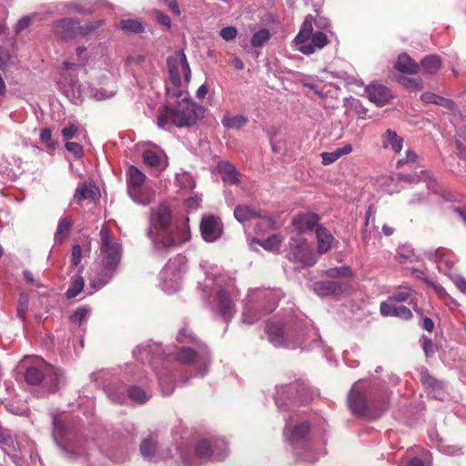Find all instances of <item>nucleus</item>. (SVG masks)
I'll use <instances>...</instances> for the list:
<instances>
[{
    "label": "nucleus",
    "mask_w": 466,
    "mask_h": 466,
    "mask_svg": "<svg viewBox=\"0 0 466 466\" xmlns=\"http://www.w3.org/2000/svg\"><path fill=\"white\" fill-rule=\"evenodd\" d=\"M177 345L167 346L147 341L133 350V357L154 370L158 379L160 390L164 395H170L175 389V375L171 371V360L188 366L190 378L203 377L208 373L210 354L207 346L200 341L191 329L182 328L177 336ZM189 377H182L180 382L186 383Z\"/></svg>",
    "instance_id": "1"
},
{
    "label": "nucleus",
    "mask_w": 466,
    "mask_h": 466,
    "mask_svg": "<svg viewBox=\"0 0 466 466\" xmlns=\"http://www.w3.org/2000/svg\"><path fill=\"white\" fill-rule=\"evenodd\" d=\"M266 333L268 341L275 347L307 351L319 350L329 359L330 349L325 345L312 321L301 312L274 316L267 324Z\"/></svg>",
    "instance_id": "2"
},
{
    "label": "nucleus",
    "mask_w": 466,
    "mask_h": 466,
    "mask_svg": "<svg viewBox=\"0 0 466 466\" xmlns=\"http://www.w3.org/2000/svg\"><path fill=\"white\" fill-rule=\"evenodd\" d=\"M147 235L157 250L177 247L190 239L188 218L173 222L169 208L159 204L150 210Z\"/></svg>",
    "instance_id": "3"
},
{
    "label": "nucleus",
    "mask_w": 466,
    "mask_h": 466,
    "mask_svg": "<svg viewBox=\"0 0 466 466\" xmlns=\"http://www.w3.org/2000/svg\"><path fill=\"white\" fill-rule=\"evenodd\" d=\"M99 236V253L96 268L92 269L88 279V294H94L111 281L123 254L122 244L112 236L107 226H102Z\"/></svg>",
    "instance_id": "4"
},
{
    "label": "nucleus",
    "mask_w": 466,
    "mask_h": 466,
    "mask_svg": "<svg viewBox=\"0 0 466 466\" xmlns=\"http://www.w3.org/2000/svg\"><path fill=\"white\" fill-rule=\"evenodd\" d=\"M283 435L293 456L302 462L314 463L325 451L317 450V444L310 438V424L299 413H292L285 419Z\"/></svg>",
    "instance_id": "5"
},
{
    "label": "nucleus",
    "mask_w": 466,
    "mask_h": 466,
    "mask_svg": "<svg viewBox=\"0 0 466 466\" xmlns=\"http://www.w3.org/2000/svg\"><path fill=\"white\" fill-rule=\"evenodd\" d=\"M368 384L360 380L352 386L348 396V406L356 417L376 420L387 410L390 397L386 391L376 397Z\"/></svg>",
    "instance_id": "6"
},
{
    "label": "nucleus",
    "mask_w": 466,
    "mask_h": 466,
    "mask_svg": "<svg viewBox=\"0 0 466 466\" xmlns=\"http://www.w3.org/2000/svg\"><path fill=\"white\" fill-rule=\"evenodd\" d=\"M21 366L25 370V381L30 385L42 384L48 393L56 392L59 386L66 382L64 371L40 357H26Z\"/></svg>",
    "instance_id": "7"
},
{
    "label": "nucleus",
    "mask_w": 466,
    "mask_h": 466,
    "mask_svg": "<svg viewBox=\"0 0 466 466\" xmlns=\"http://www.w3.org/2000/svg\"><path fill=\"white\" fill-rule=\"evenodd\" d=\"M283 293L280 289H258L251 290L247 298L242 312V322L251 325L262 316L272 312Z\"/></svg>",
    "instance_id": "8"
},
{
    "label": "nucleus",
    "mask_w": 466,
    "mask_h": 466,
    "mask_svg": "<svg viewBox=\"0 0 466 466\" xmlns=\"http://www.w3.org/2000/svg\"><path fill=\"white\" fill-rule=\"evenodd\" d=\"M54 441L67 459L83 456L86 451V441L73 427L69 426L61 416H52Z\"/></svg>",
    "instance_id": "9"
},
{
    "label": "nucleus",
    "mask_w": 466,
    "mask_h": 466,
    "mask_svg": "<svg viewBox=\"0 0 466 466\" xmlns=\"http://www.w3.org/2000/svg\"><path fill=\"white\" fill-rule=\"evenodd\" d=\"M313 391L302 380H295L289 384L276 386L275 404L279 410H290L291 405H302L309 402Z\"/></svg>",
    "instance_id": "10"
},
{
    "label": "nucleus",
    "mask_w": 466,
    "mask_h": 466,
    "mask_svg": "<svg viewBox=\"0 0 466 466\" xmlns=\"http://www.w3.org/2000/svg\"><path fill=\"white\" fill-rule=\"evenodd\" d=\"M204 284H199L198 289L210 296L213 290L216 293L218 309L226 322H228L236 312L235 304L229 295V286H221V278L214 273L206 272Z\"/></svg>",
    "instance_id": "11"
},
{
    "label": "nucleus",
    "mask_w": 466,
    "mask_h": 466,
    "mask_svg": "<svg viewBox=\"0 0 466 466\" xmlns=\"http://www.w3.org/2000/svg\"><path fill=\"white\" fill-rule=\"evenodd\" d=\"M314 17L308 15L293 42L303 55L309 56L322 49L329 43L327 35L321 31L313 32Z\"/></svg>",
    "instance_id": "12"
},
{
    "label": "nucleus",
    "mask_w": 466,
    "mask_h": 466,
    "mask_svg": "<svg viewBox=\"0 0 466 466\" xmlns=\"http://www.w3.org/2000/svg\"><path fill=\"white\" fill-rule=\"evenodd\" d=\"M187 269V259L182 255L170 258L159 273V287L167 293L178 291L182 286V276Z\"/></svg>",
    "instance_id": "13"
},
{
    "label": "nucleus",
    "mask_w": 466,
    "mask_h": 466,
    "mask_svg": "<svg viewBox=\"0 0 466 466\" xmlns=\"http://www.w3.org/2000/svg\"><path fill=\"white\" fill-rule=\"evenodd\" d=\"M286 258L301 267H312L318 261L317 254L310 248L302 234H296L289 238Z\"/></svg>",
    "instance_id": "14"
},
{
    "label": "nucleus",
    "mask_w": 466,
    "mask_h": 466,
    "mask_svg": "<svg viewBox=\"0 0 466 466\" xmlns=\"http://www.w3.org/2000/svg\"><path fill=\"white\" fill-rule=\"evenodd\" d=\"M112 373L108 370H100L90 374L91 381L97 386L103 387L107 397L116 403H125L127 401L126 384L118 379L112 381Z\"/></svg>",
    "instance_id": "15"
},
{
    "label": "nucleus",
    "mask_w": 466,
    "mask_h": 466,
    "mask_svg": "<svg viewBox=\"0 0 466 466\" xmlns=\"http://www.w3.org/2000/svg\"><path fill=\"white\" fill-rule=\"evenodd\" d=\"M198 457L212 461H223L228 454V445L223 438L200 440L196 445Z\"/></svg>",
    "instance_id": "16"
},
{
    "label": "nucleus",
    "mask_w": 466,
    "mask_h": 466,
    "mask_svg": "<svg viewBox=\"0 0 466 466\" xmlns=\"http://www.w3.org/2000/svg\"><path fill=\"white\" fill-rule=\"evenodd\" d=\"M167 64L170 80L176 87L181 85V73L184 75L185 82L187 84L189 83L191 79V69L184 50H178L173 56H168Z\"/></svg>",
    "instance_id": "17"
},
{
    "label": "nucleus",
    "mask_w": 466,
    "mask_h": 466,
    "mask_svg": "<svg viewBox=\"0 0 466 466\" xmlns=\"http://www.w3.org/2000/svg\"><path fill=\"white\" fill-rule=\"evenodd\" d=\"M200 233L207 242L218 240L223 233V225L219 218L214 215H205L200 222Z\"/></svg>",
    "instance_id": "18"
},
{
    "label": "nucleus",
    "mask_w": 466,
    "mask_h": 466,
    "mask_svg": "<svg viewBox=\"0 0 466 466\" xmlns=\"http://www.w3.org/2000/svg\"><path fill=\"white\" fill-rule=\"evenodd\" d=\"M426 256L429 259L437 264L440 271L443 272H445L446 269L451 268L456 262V258L452 253L441 248L429 250Z\"/></svg>",
    "instance_id": "19"
},
{
    "label": "nucleus",
    "mask_w": 466,
    "mask_h": 466,
    "mask_svg": "<svg viewBox=\"0 0 466 466\" xmlns=\"http://www.w3.org/2000/svg\"><path fill=\"white\" fill-rule=\"evenodd\" d=\"M205 109L191 99L183 98L170 116H203Z\"/></svg>",
    "instance_id": "20"
},
{
    "label": "nucleus",
    "mask_w": 466,
    "mask_h": 466,
    "mask_svg": "<svg viewBox=\"0 0 466 466\" xmlns=\"http://www.w3.org/2000/svg\"><path fill=\"white\" fill-rule=\"evenodd\" d=\"M53 31L56 35L63 39H72L77 33L76 22L72 18L59 19L54 23Z\"/></svg>",
    "instance_id": "21"
},
{
    "label": "nucleus",
    "mask_w": 466,
    "mask_h": 466,
    "mask_svg": "<svg viewBox=\"0 0 466 466\" xmlns=\"http://www.w3.org/2000/svg\"><path fill=\"white\" fill-rule=\"evenodd\" d=\"M380 313L385 317H396L404 320L411 319V310L403 305L392 301H383L380 304Z\"/></svg>",
    "instance_id": "22"
},
{
    "label": "nucleus",
    "mask_w": 466,
    "mask_h": 466,
    "mask_svg": "<svg viewBox=\"0 0 466 466\" xmlns=\"http://www.w3.org/2000/svg\"><path fill=\"white\" fill-rule=\"evenodd\" d=\"M369 100L377 106H384L391 97L390 91L382 85H371L366 88Z\"/></svg>",
    "instance_id": "23"
},
{
    "label": "nucleus",
    "mask_w": 466,
    "mask_h": 466,
    "mask_svg": "<svg viewBox=\"0 0 466 466\" xmlns=\"http://www.w3.org/2000/svg\"><path fill=\"white\" fill-rule=\"evenodd\" d=\"M319 220V217L317 214L307 213L296 216L292 220V224L294 228L299 231V234H301L302 232L316 229L317 227L319 226L318 224Z\"/></svg>",
    "instance_id": "24"
},
{
    "label": "nucleus",
    "mask_w": 466,
    "mask_h": 466,
    "mask_svg": "<svg viewBox=\"0 0 466 466\" xmlns=\"http://www.w3.org/2000/svg\"><path fill=\"white\" fill-rule=\"evenodd\" d=\"M198 118H157L158 128L173 132L175 128L191 127L196 125Z\"/></svg>",
    "instance_id": "25"
},
{
    "label": "nucleus",
    "mask_w": 466,
    "mask_h": 466,
    "mask_svg": "<svg viewBox=\"0 0 466 466\" xmlns=\"http://www.w3.org/2000/svg\"><path fill=\"white\" fill-rule=\"evenodd\" d=\"M315 233L317 238V251L315 253L317 256L327 253L332 247L334 237L323 226H318Z\"/></svg>",
    "instance_id": "26"
},
{
    "label": "nucleus",
    "mask_w": 466,
    "mask_h": 466,
    "mask_svg": "<svg viewBox=\"0 0 466 466\" xmlns=\"http://www.w3.org/2000/svg\"><path fill=\"white\" fill-rule=\"evenodd\" d=\"M313 291L320 297L339 295L342 293L343 287L338 281L324 280L313 284Z\"/></svg>",
    "instance_id": "27"
},
{
    "label": "nucleus",
    "mask_w": 466,
    "mask_h": 466,
    "mask_svg": "<svg viewBox=\"0 0 466 466\" xmlns=\"http://www.w3.org/2000/svg\"><path fill=\"white\" fill-rule=\"evenodd\" d=\"M146 178V175L137 167H129L127 170V193L137 195V188L144 186Z\"/></svg>",
    "instance_id": "28"
},
{
    "label": "nucleus",
    "mask_w": 466,
    "mask_h": 466,
    "mask_svg": "<svg viewBox=\"0 0 466 466\" xmlns=\"http://www.w3.org/2000/svg\"><path fill=\"white\" fill-rule=\"evenodd\" d=\"M381 145L384 149H390L394 153H400L403 147V138L395 131L387 129L381 136Z\"/></svg>",
    "instance_id": "29"
},
{
    "label": "nucleus",
    "mask_w": 466,
    "mask_h": 466,
    "mask_svg": "<svg viewBox=\"0 0 466 466\" xmlns=\"http://www.w3.org/2000/svg\"><path fill=\"white\" fill-rule=\"evenodd\" d=\"M218 169L225 183L234 185L238 182V173L232 164L221 161L218 165Z\"/></svg>",
    "instance_id": "30"
},
{
    "label": "nucleus",
    "mask_w": 466,
    "mask_h": 466,
    "mask_svg": "<svg viewBox=\"0 0 466 466\" xmlns=\"http://www.w3.org/2000/svg\"><path fill=\"white\" fill-rule=\"evenodd\" d=\"M128 196L135 203L147 206L154 200L155 192L149 187L141 186L137 188V195L128 194Z\"/></svg>",
    "instance_id": "31"
},
{
    "label": "nucleus",
    "mask_w": 466,
    "mask_h": 466,
    "mask_svg": "<svg viewBox=\"0 0 466 466\" xmlns=\"http://www.w3.org/2000/svg\"><path fill=\"white\" fill-rule=\"evenodd\" d=\"M14 165L8 163V167L4 163H0V173L10 180H15L22 172V160L20 158L13 157Z\"/></svg>",
    "instance_id": "32"
},
{
    "label": "nucleus",
    "mask_w": 466,
    "mask_h": 466,
    "mask_svg": "<svg viewBox=\"0 0 466 466\" xmlns=\"http://www.w3.org/2000/svg\"><path fill=\"white\" fill-rule=\"evenodd\" d=\"M126 396H127V400L129 399L132 401H135L138 404H143V403L147 402L150 398L149 393H147L141 387L136 386V385L129 386V387L126 386Z\"/></svg>",
    "instance_id": "33"
},
{
    "label": "nucleus",
    "mask_w": 466,
    "mask_h": 466,
    "mask_svg": "<svg viewBox=\"0 0 466 466\" xmlns=\"http://www.w3.org/2000/svg\"><path fill=\"white\" fill-rule=\"evenodd\" d=\"M117 27L127 34H139L145 31V25L138 19H122Z\"/></svg>",
    "instance_id": "34"
},
{
    "label": "nucleus",
    "mask_w": 466,
    "mask_h": 466,
    "mask_svg": "<svg viewBox=\"0 0 466 466\" xmlns=\"http://www.w3.org/2000/svg\"><path fill=\"white\" fill-rule=\"evenodd\" d=\"M396 68L403 73L415 74L418 72L419 66L409 56L401 54L398 57Z\"/></svg>",
    "instance_id": "35"
},
{
    "label": "nucleus",
    "mask_w": 466,
    "mask_h": 466,
    "mask_svg": "<svg viewBox=\"0 0 466 466\" xmlns=\"http://www.w3.org/2000/svg\"><path fill=\"white\" fill-rule=\"evenodd\" d=\"M84 287H85V281H84V279L82 276L80 275H77V276H75L73 279H72V281L66 290V297L68 299H73L75 297H76L81 291H85L86 295H89L87 293V289H84ZM89 285L86 287L88 288Z\"/></svg>",
    "instance_id": "36"
},
{
    "label": "nucleus",
    "mask_w": 466,
    "mask_h": 466,
    "mask_svg": "<svg viewBox=\"0 0 466 466\" xmlns=\"http://www.w3.org/2000/svg\"><path fill=\"white\" fill-rule=\"evenodd\" d=\"M441 62L437 56H428L420 62V66L424 73L429 75L436 74L441 68Z\"/></svg>",
    "instance_id": "37"
},
{
    "label": "nucleus",
    "mask_w": 466,
    "mask_h": 466,
    "mask_svg": "<svg viewBox=\"0 0 466 466\" xmlns=\"http://www.w3.org/2000/svg\"><path fill=\"white\" fill-rule=\"evenodd\" d=\"M91 96L96 100H104L110 98L116 93V88L114 83L108 84L106 86L99 88H92L90 90Z\"/></svg>",
    "instance_id": "38"
},
{
    "label": "nucleus",
    "mask_w": 466,
    "mask_h": 466,
    "mask_svg": "<svg viewBox=\"0 0 466 466\" xmlns=\"http://www.w3.org/2000/svg\"><path fill=\"white\" fill-rule=\"evenodd\" d=\"M234 217L238 222H246L257 217V212L248 206H238L234 210Z\"/></svg>",
    "instance_id": "39"
},
{
    "label": "nucleus",
    "mask_w": 466,
    "mask_h": 466,
    "mask_svg": "<svg viewBox=\"0 0 466 466\" xmlns=\"http://www.w3.org/2000/svg\"><path fill=\"white\" fill-rule=\"evenodd\" d=\"M0 445L5 452H15L17 451L18 443L13 438L10 431L5 430L4 432L1 434Z\"/></svg>",
    "instance_id": "40"
},
{
    "label": "nucleus",
    "mask_w": 466,
    "mask_h": 466,
    "mask_svg": "<svg viewBox=\"0 0 466 466\" xmlns=\"http://www.w3.org/2000/svg\"><path fill=\"white\" fill-rule=\"evenodd\" d=\"M90 308L87 306L78 307L70 316V320L73 324L80 327L88 319Z\"/></svg>",
    "instance_id": "41"
},
{
    "label": "nucleus",
    "mask_w": 466,
    "mask_h": 466,
    "mask_svg": "<svg viewBox=\"0 0 466 466\" xmlns=\"http://www.w3.org/2000/svg\"><path fill=\"white\" fill-rule=\"evenodd\" d=\"M71 228L72 223L68 218H61L58 222V226L55 234L56 242H60L65 239L68 236Z\"/></svg>",
    "instance_id": "42"
},
{
    "label": "nucleus",
    "mask_w": 466,
    "mask_h": 466,
    "mask_svg": "<svg viewBox=\"0 0 466 466\" xmlns=\"http://www.w3.org/2000/svg\"><path fill=\"white\" fill-rule=\"evenodd\" d=\"M281 238L279 235L273 234L264 240H258L257 242L268 251H278L280 247Z\"/></svg>",
    "instance_id": "43"
},
{
    "label": "nucleus",
    "mask_w": 466,
    "mask_h": 466,
    "mask_svg": "<svg viewBox=\"0 0 466 466\" xmlns=\"http://www.w3.org/2000/svg\"><path fill=\"white\" fill-rule=\"evenodd\" d=\"M96 194V187L91 184H84L76 191L75 198L78 200L94 198Z\"/></svg>",
    "instance_id": "44"
},
{
    "label": "nucleus",
    "mask_w": 466,
    "mask_h": 466,
    "mask_svg": "<svg viewBox=\"0 0 466 466\" xmlns=\"http://www.w3.org/2000/svg\"><path fill=\"white\" fill-rule=\"evenodd\" d=\"M270 38V33L268 29L263 28L256 32L251 39L250 44L253 47H260L265 45Z\"/></svg>",
    "instance_id": "45"
},
{
    "label": "nucleus",
    "mask_w": 466,
    "mask_h": 466,
    "mask_svg": "<svg viewBox=\"0 0 466 466\" xmlns=\"http://www.w3.org/2000/svg\"><path fill=\"white\" fill-rule=\"evenodd\" d=\"M326 276L331 279L335 278H350L352 277V270L348 266L337 267L329 268L325 272Z\"/></svg>",
    "instance_id": "46"
},
{
    "label": "nucleus",
    "mask_w": 466,
    "mask_h": 466,
    "mask_svg": "<svg viewBox=\"0 0 466 466\" xmlns=\"http://www.w3.org/2000/svg\"><path fill=\"white\" fill-rule=\"evenodd\" d=\"M156 447L150 439H145L140 444V452L144 459L151 461L155 457Z\"/></svg>",
    "instance_id": "47"
},
{
    "label": "nucleus",
    "mask_w": 466,
    "mask_h": 466,
    "mask_svg": "<svg viewBox=\"0 0 466 466\" xmlns=\"http://www.w3.org/2000/svg\"><path fill=\"white\" fill-rule=\"evenodd\" d=\"M421 380L424 385L428 386L432 390V393L434 391H437V393L433 395L434 398L441 399V393L439 392V390L442 389V383L441 381L437 380L436 379L430 375L422 376Z\"/></svg>",
    "instance_id": "48"
},
{
    "label": "nucleus",
    "mask_w": 466,
    "mask_h": 466,
    "mask_svg": "<svg viewBox=\"0 0 466 466\" xmlns=\"http://www.w3.org/2000/svg\"><path fill=\"white\" fill-rule=\"evenodd\" d=\"M455 122H452L456 127V140L460 139L461 145L466 142V118H455Z\"/></svg>",
    "instance_id": "49"
},
{
    "label": "nucleus",
    "mask_w": 466,
    "mask_h": 466,
    "mask_svg": "<svg viewBox=\"0 0 466 466\" xmlns=\"http://www.w3.org/2000/svg\"><path fill=\"white\" fill-rule=\"evenodd\" d=\"M176 179L182 188L193 189L195 187V181L192 176L187 172L177 174Z\"/></svg>",
    "instance_id": "50"
},
{
    "label": "nucleus",
    "mask_w": 466,
    "mask_h": 466,
    "mask_svg": "<svg viewBox=\"0 0 466 466\" xmlns=\"http://www.w3.org/2000/svg\"><path fill=\"white\" fill-rule=\"evenodd\" d=\"M410 296V289L407 287H402L392 295H390L387 301H392L393 303L406 301Z\"/></svg>",
    "instance_id": "51"
},
{
    "label": "nucleus",
    "mask_w": 466,
    "mask_h": 466,
    "mask_svg": "<svg viewBox=\"0 0 466 466\" xmlns=\"http://www.w3.org/2000/svg\"><path fill=\"white\" fill-rule=\"evenodd\" d=\"M28 297L26 295H21L17 302L16 315L23 321L25 319V314L28 309Z\"/></svg>",
    "instance_id": "52"
},
{
    "label": "nucleus",
    "mask_w": 466,
    "mask_h": 466,
    "mask_svg": "<svg viewBox=\"0 0 466 466\" xmlns=\"http://www.w3.org/2000/svg\"><path fill=\"white\" fill-rule=\"evenodd\" d=\"M81 133H84V129L76 124H71L70 126L64 127L61 131L62 137L65 139H71Z\"/></svg>",
    "instance_id": "53"
},
{
    "label": "nucleus",
    "mask_w": 466,
    "mask_h": 466,
    "mask_svg": "<svg viewBox=\"0 0 466 466\" xmlns=\"http://www.w3.org/2000/svg\"><path fill=\"white\" fill-rule=\"evenodd\" d=\"M268 135L269 137L272 151L274 153H280V151L282 150V146L279 144V141L277 138L279 135V130L275 127H271L270 129L268 130Z\"/></svg>",
    "instance_id": "54"
},
{
    "label": "nucleus",
    "mask_w": 466,
    "mask_h": 466,
    "mask_svg": "<svg viewBox=\"0 0 466 466\" xmlns=\"http://www.w3.org/2000/svg\"><path fill=\"white\" fill-rule=\"evenodd\" d=\"M401 83L410 90H420L422 88V81L416 77H403Z\"/></svg>",
    "instance_id": "55"
},
{
    "label": "nucleus",
    "mask_w": 466,
    "mask_h": 466,
    "mask_svg": "<svg viewBox=\"0 0 466 466\" xmlns=\"http://www.w3.org/2000/svg\"><path fill=\"white\" fill-rule=\"evenodd\" d=\"M143 160L146 165L154 167L159 164V157L157 154L151 150H145L143 153Z\"/></svg>",
    "instance_id": "56"
},
{
    "label": "nucleus",
    "mask_w": 466,
    "mask_h": 466,
    "mask_svg": "<svg viewBox=\"0 0 466 466\" xmlns=\"http://www.w3.org/2000/svg\"><path fill=\"white\" fill-rule=\"evenodd\" d=\"M421 346L427 357H431L437 350L436 345L426 336L421 337Z\"/></svg>",
    "instance_id": "57"
},
{
    "label": "nucleus",
    "mask_w": 466,
    "mask_h": 466,
    "mask_svg": "<svg viewBox=\"0 0 466 466\" xmlns=\"http://www.w3.org/2000/svg\"><path fill=\"white\" fill-rule=\"evenodd\" d=\"M248 118H223L222 124L227 128H240L246 125Z\"/></svg>",
    "instance_id": "58"
},
{
    "label": "nucleus",
    "mask_w": 466,
    "mask_h": 466,
    "mask_svg": "<svg viewBox=\"0 0 466 466\" xmlns=\"http://www.w3.org/2000/svg\"><path fill=\"white\" fill-rule=\"evenodd\" d=\"M66 149L72 153L76 157H82L84 154L83 147L76 142H66L65 145Z\"/></svg>",
    "instance_id": "59"
},
{
    "label": "nucleus",
    "mask_w": 466,
    "mask_h": 466,
    "mask_svg": "<svg viewBox=\"0 0 466 466\" xmlns=\"http://www.w3.org/2000/svg\"><path fill=\"white\" fill-rule=\"evenodd\" d=\"M220 36L226 41H231L236 38L238 30L234 26H227L220 30Z\"/></svg>",
    "instance_id": "60"
},
{
    "label": "nucleus",
    "mask_w": 466,
    "mask_h": 466,
    "mask_svg": "<svg viewBox=\"0 0 466 466\" xmlns=\"http://www.w3.org/2000/svg\"><path fill=\"white\" fill-rule=\"evenodd\" d=\"M322 164L327 166L334 163L338 160L339 157V153H338L337 149L331 152H323L321 153Z\"/></svg>",
    "instance_id": "61"
},
{
    "label": "nucleus",
    "mask_w": 466,
    "mask_h": 466,
    "mask_svg": "<svg viewBox=\"0 0 466 466\" xmlns=\"http://www.w3.org/2000/svg\"><path fill=\"white\" fill-rule=\"evenodd\" d=\"M40 140L46 144L50 149L55 148V143L52 141V131L49 128H44L40 133Z\"/></svg>",
    "instance_id": "62"
},
{
    "label": "nucleus",
    "mask_w": 466,
    "mask_h": 466,
    "mask_svg": "<svg viewBox=\"0 0 466 466\" xmlns=\"http://www.w3.org/2000/svg\"><path fill=\"white\" fill-rule=\"evenodd\" d=\"M32 21V16L30 15H25L22 18L18 20L15 26V32L16 35L20 34L23 30L27 28Z\"/></svg>",
    "instance_id": "63"
},
{
    "label": "nucleus",
    "mask_w": 466,
    "mask_h": 466,
    "mask_svg": "<svg viewBox=\"0 0 466 466\" xmlns=\"http://www.w3.org/2000/svg\"><path fill=\"white\" fill-rule=\"evenodd\" d=\"M456 147L458 150V155L460 157L459 166L463 167L466 172V150L464 147L461 145L460 139H457L456 141Z\"/></svg>",
    "instance_id": "64"
}]
</instances>
